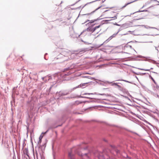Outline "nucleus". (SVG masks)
<instances>
[{
    "label": "nucleus",
    "instance_id": "f3484780",
    "mask_svg": "<svg viewBox=\"0 0 159 159\" xmlns=\"http://www.w3.org/2000/svg\"><path fill=\"white\" fill-rule=\"evenodd\" d=\"M87 94V93H85V94ZM88 94H90V93H88Z\"/></svg>",
    "mask_w": 159,
    "mask_h": 159
},
{
    "label": "nucleus",
    "instance_id": "f03ea898",
    "mask_svg": "<svg viewBox=\"0 0 159 159\" xmlns=\"http://www.w3.org/2000/svg\"><path fill=\"white\" fill-rule=\"evenodd\" d=\"M101 26V25H99L98 26H96L94 28H92L91 27H89L88 28L87 30L88 31L93 32H94L97 29L99 28Z\"/></svg>",
    "mask_w": 159,
    "mask_h": 159
},
{
    "label": "nucleus",
    "instance_id": "4468645a",
    "mask_svg": "<svg viewBox=\"0 0 159 159\" xmlns=\"http://www.w3.org/2000/svg\"><path fill=\"white\" fill-rule=\"evenodd\" d=\"M93 22H94V21H93V20H92L91 21V22H90V23H93Z\"/></svg>",
    "mask_w": 159,
    "mask_h": 159
},
{
    "label": "nucleus",
    "instance_id": "9d476101",
    "mask_svg": "<svg viewBox=\"0 0 159 159\" xmlns=\"http://www.w3.org/2000/svg\"><path fill=\"white\" fill-rule=\"evenodd\" d=\"M110 18H112L113 19L115 20V19H116L117 18V17L116 16H115L114 17H111Z\"/></svg>",
    "mask_w": 159,
    "mask_h": 159
},
{
    "label": "nucleus",
    "instance_id": "39448f33",
    "mask_svg": "<svg viewBox=\"0 0 159 159\" xmlns=\"http://www.w3.org/2000/svg\"><path fill=\"white\" fill-rule=\"evenodd\" d=\"M43 135H42V134H41L39 137V140L38 142V143L39 144H41V142H42V139L43 138Z\"/></svg>",
    "mask_w": 159,
    "mask_h": 159
},
{
    "label": "nucleus",
    "instance_id": "6e6552de",
    "mask_svg": "<svg viewBox=\"0 0 159 159\" xmlns=\"http://www.w3.org/2000/svg\"><path fill=\"white\" fill-rule=\"evenodd\" d=\"M152 75L154 77H156L158 75V74L157 73L155 72H152Z\"/></svg>",
    "mask_w": 159,
    "mask_h": 159
},
{
    "label": "nucleus",
    "instance_id": "20e7f679",
    "mask_svg": "<svg viewBox=\"0 0 159 159\" xmlns=\"http://www.w3.org/2000/svg\"><path fill=\"white\" fill-rule=\"evenodd\" d=\"M156 85V86L154 87V89L157 92L159 93V86H158L157 84Z\"/></svg>",
    "mask_w": 159,
    "mask_h": 159
},
{
    "label": "nucleus",
    "instance_id": "f8f14e48",
    "mask_svg": "<svg viewBox=\"0 0 159 159\" xmlns=\"http://www.w3.org/2000/svg\"><path fill=\"white\" fill-rule=\"evenodd\" d=\"M115 84L118 87H120V85H119L117 84H116H116Z\"/></svg>",
    "mask_w": 159,
    "mask_h": 159
},
{
    "label": "nucleus",
    "instance_id": "0eeeda50",
    "mask_svg": "<svg viewBox=\"0 0 159 159\" xmlns=\"http://www.w3.org/2000/svg\"><path fill=\"white\" fill-rule=\"evenodd\" d=\"M88 83H86L83 84H80L78 86L79 87H81L83 86H85L86 84H88Z\"/></svg>",
    "mask_w": 159,
    "mask_h": 159
},
{
    "label": "nucleus",
    "instance_id": "1a4fd4ad",
    "mask_svg": "<svg viewBox=\"0 0 159 159\" xmlns=\"http://www.w3.org/2000/svg\"><path fill=\"white\" fill-rule=\"evenodd\" d=\"M151 79L152 80V81H153V82H154V83L156 84H157V83L156 82H155V81L154 80V79L152 77H151Z\"/></svg>",
    "mask_w": 159,
    "mask_h": 159
},
{
    "label": "nucleus",
    "instance_id": "9b49d317",
    "mask_svg": "<svg viewBox=\"0 0 159 159\" xmlns=\"http://www.w3.org/2000/svg\"><path fill=\"white\" fill-rule=\"evenodd\" d=\"M48 130H47V131L46 132H44V133L43 132V133H42L41 134H42V135H43V134H46L48 132Z\"/></svg>",
    "mask_w": 159,
    "mask_h": 159
},
{
    "label": "nucleus",
    "instance_id": "ddd939ff",
    "mask_svg": "<svg viewBox=\"0 0 159 159\" xmlns=\"http://www.w3.org/2000/svg\"><path fill=\"white\" fill-rule=\"evenodd\" d=\"M86 51H87V49H84L83 50H82L83 51H84V52Z\"/></svg>",
    "mask_w": 159,
    "mask_h": 159
},
{
    "label": "nucleus",
    "instance_id": "f257e3e1",
    "mask_svg": "<svg viewBox=\"0 0 159 159\" xmlns=\"http://www.w3.org/2000/svg\"><path fill=\"white\" fill-rule=\"evenodd\" d=\"M84 144H82L80 145L76 148H73L70 152L69 153V157L70 159H75L74 158V152L77 153L78 155L82 157V159H90L86 153L84 152L85 148H84Z\"/></svg>",
    "mask_w": 159,
    "mask_h": 159
},
{
    "label": "nucleus",
    "instance_id": "2eb2a0df",
    "mask_svg": "<svg viewBox=\"0 0 159 159\" xmlns=\"http://www.w3.org/2000/svg\"><path fill=\"white\" fill-rule=\"evenodd\" d=\"M147 70V71H148V70Z\"/></svg>",
    "mask_w": 159,
    "mask_h": 159
},
{
    "label": "nucleus",
    "instance_id": "423d86ee",
    "mask_svg": "<svg viewBox=\"0 0 159 159\" xmlns=\"http://www.w3.org/2000/svg\"><path fill=\"white\" fill-rule=\"evenodd\" d=\"M137 1V0H133V1H132L131 2H129V3H126V4H125L124 6L123 7H122V8H124L125 7L127 6L129 4H130L133 2H134L135 1Z\"/></svg>",
    "mask_w": 159,
    "mask_h": 159
},
{
    "label": "nucleus",
    "instance_id": "dca6fc26",
    "mask_svg": "<svg viewBox=\"0 0 159 159\" xmlns=\"http://www.w3.org/2000/svg\"><path fill=\"white\" fill-rule=\"evenodd\" d=\"M100 8V7H99V8H98H98ZM98 9H98H96V10H97Z\"/></svg>",
    "mask_w": 159,
    "mask_h": 159
},
{
    "label": "nucleus",
    "instance_id": "7ed1b4c3",
    "mask_svg": "<svg viewBox=\"0 0 159 159\" xmlns=\"http://www.w3.org/2000/svg\"><path fill=\"white\" fill-rule=\"evenodd\" d=\"M97 156H98L99 159H104V157L103 156V154L102 153L100 152L98 153H98L96 154Z\"/></svg>",
    "mask_w": 159,
    "mask_h": 159
}]
</instances>
